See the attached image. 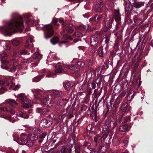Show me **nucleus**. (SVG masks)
I'll use <instances>...</instances> for the list:
<instances>
[{
	"mask_svg": "<svg viewBox=\"0 0 153 153\" xmlns=\"http://www.w3.org/2000/svg\"><path fill=\"white\" fill-rule=\"evenodd\" d=\"M42 78V77L37 76L33 78L32 79V81L33 82H37L40 80Z\"/></svg>",
	"mask_w": 153,
	"mask_h": 153,
	"instance_id": "obj_43",
	"label": "nucleus"
},
{
	"mask_svg": "<svg viewBox=\"0 0 153 153\" xmlns=\"http://www.w3.org/2000/svg\"><path fill=\"white\" fill-rule=\"evenodd\" d=\"M65 30H63L61 32V34L62 35H63V38L64 39H69L71 40H72L73 39L72 38L71 36L69 35L66 34H64Z\"/></svg>",
	"mask_w": 153,
	"mask_h": 153,
	"instance_id": "obj_29",
	"label": "nucleus"
},
{
	"mask_svg": "<svg viewBox=\"0 0 153 153\" xmlns=\"http://www.w3.org/2000/svg\"><path fill=\"white\" fill-rule=\"evenodd\" d=\"M127 105L126 103H123L120 108L121 110L123 111H125L127 109Z\"/></svg>",
	"mask_w": 153,
	"mask_h": 153,
	"instance_id": "obj_37",
	"label": "nucleus"
},
{
	"mask_svg": "<svg viewBox=\"0 0 153 153\" xmlns=\"http://www.w3.org/2000/svg\"><path fill=\"white\" fill-rule=\"evenodd\" d=\"M53 123L52 120H49L47 119H42L40 122V124H52Z\"/></svg>",
	"mask_w": 153,
	"mask_h": 153,
	"instance_id": "obj_27",
	"label": "nucleus"
},
{
	"mask_svg": "<svg viewBox=\"0 0 153 153\" xmlns=\"http://www.w3.org/2000/svg\"><path fill=\"white\" fill-rule=\"evenodd\" d=\"M114 16H115V20L116 21H120L121 20L119 10H114Z\"/></svg>",
	"mask_w": 153,
	"mask_h": 153,
	"instance_id": "obj_21",
	"label": "nucleus"
},
{
	"mask_svg": "<svg viewBox=\"0 0 153 153\" xmlns=\"http://www.w3.org/2000/svg\"><path fill=\"white\" fill-rule=\"evenodd\" d=\"M73 125H71L69 126V128H71L72 127H73V132H74L75 131V128L76 127V126L75 125H73Z\"/></svg>",
	"mask_w": 153,
	"mask_h": 153,
	"instance_id": "obj_53",
	"label": "nucleus"
},
{
	"mask_svg": "<svg viewBox=\"0 0 153 153\" xmlns=\"http://www.w3.org/2000/svg\"><path fill=\"white\" fill-rule=\"evenodd\" d=\"M17 115L18 116L25 119H27L29 117V116L28 114L23 113L21 111H19L18 112Z\"/></svg>",
	"mask_w": 153,
	"mask_h": 153,
	"instance_id": "obj_24",
	"label": "nucleus"
},
{
	"mask_svg": "<svg viewBox=\"0 0 153 153\" xmlns=\"http://www.w3.org/2000/svg\"><path fill=\"white\" fill-rule=\"evenodd\" d=\"M128 140H125L124 141H123V143L124 144V145L125 146H127V144H128Z\"/></svg>",
	"mask_w": 153,
	"mask_h": 153,
	"instance_id": "obj_59",
	"label": "nucleus"
},
{
	"mask_svg": "<svg viewBox=\"0 0 153 153\" xmlns=\"http://www.w3.org/2000/svg\"><path fill=\"white\" fill-rule=\"evenodd\" d=\"M12 19L3 27H0V30L6 36H10L12 33L17 31L19 27H23L22 17L16 14H12Z\"/></svg>",
	"mask_w": 153,
	"mask_h": 153,
	"instance_id": "obj_1",
	"label": "nucleus"
},
{
	"mask_svg": "<svg viewBox=\"0 0 153 153\" xmlns=\"http://www.w3.org/2000/svg\"><path fill=\"white\" fill-rule=\"evenodd\" d=\"M126 93V91H123L119 95V96L121 98L123 97H124Z\"/></svg>",
	"mask_w": 153,
	"mask_h": 153,
	"instance_id": "obj_50",
	"label": "nucleus"
},
{
	"mask_svg": "<svg viewBox=\"0 0 153 153\" xmlns=\"http://www.w3.org/2000/svg\"><path fill=\"white\" fill-rule=\"evenodd\" d=\"M130 128L129 125H121L119 128V130L122 132L128 131Z\"/></svg>",
	"mask_w": 153,
	"mask_h": 153,
	"instance_id": "obj_17",
	"label": "nucleus"
},
{
	"mask_svg": "<svg viewBox=\"0 0 153 153\" xmlns=\"http://www.w3.org/2000/svg\"><path fill=\"white\" fill-rule=\"evenodd\" d=\"M98 38L95 36H92L90 38V44L92 46L95 47L98 44Z\"/></svg>",
	"mask_w": 153,
	"mask_h": 153,
	"instance_id": "obj_9",
	"label": "nucleus"
},
{
	"mask_svg": "<svg viewBox=\"0 0 153 153\" xmlns=\"http://www.w3.org/2000/svg\"><path fill=\"white\" fill-rule=\"evenodd\" d=\"M64 72L63 69L61 65H59L57 69L54 72L49 71L46 76L48 77H53L56 75V73H63Z\"/></svg>",
	"mask_w": 153,
	"mask_h": 153,
	"instance_id": "obj_5",
	"label": "nucleus"
},
{
	"mask_svg": "<svg viewBox=\"0 0 153 153\" xmlns=\"http://www.w3.org/2000/svg\"><path fill=\"white\" fill-rule=\"evenodd\" d=\"M77 137L75 136H73L72 137H69L68 139L70 140L69 143H70L72 140V141L73 142V143H74V141H76L77 140Z\"/></svg>",
	"mask_w": 153,
	"mask_h": 153,
	"instance_id": "obj_42",
	"label": "nucleus"
},
{
	"mask_svg": "<svg viewBox=\"0 0 153 153\" xmlns=\"http://www.w3.org/2000/svg\"><path fill=\"white\" fill-rule=\"evenodd\" d=\"M7 89H5L3 87H0V94H2L4 93L7 91Z\"/></svg>",
	"mask_w": 153,
	"mask_h": 153,
	"instance_id": "obj_45",
	"label": "nucleus"
},
{
	"mask_svg": "<svg viewBox=\"0 0 153 153\" xmlns=\"http://www.w3.org/2000/svg\"><path fill=\"white\" fill-rule=\"evenodd\" d=\"M10 81L9 78H5L0 80V85L7 86L9 85Z\"/></svg>",
	"mask_w": 153,
	"mask_h": 153,
	"instance_id": "obj_14",
	"label": "nucleus"
},
{
	"mask_svg": "<svg viewBox=\"0 0 153 153\" xmlns=\"http://www.w3.org/2000/svg\"><path fill=\"white\" fill-rule=\"evenodd\" d=\"M92 125H88L87 127V129L88 131H90L92 129Z\"/></svg>",
	"mask_w": 153,
	"mask_h": 153,
	"instance_id": "obj_52",
	"label": "nucleus"
},
{
	"mask_svg": "<svg viewBox=\"0 0 153 153\" xmlns=\"http://www.w3.org/2000/svg\"><path fill=\"white\" fill-rule=\"evenodd\" d=\"M26 143H27L26 144V145L29 146H33L34 144V141L30 139L28 140H27V139Z\"/></svg>",
	"mask_w": 153,
	"mask_h": 153,
	"instance_id": "obj_33",
	"label": "nucleus"
},
{
	"mask_svg": "<svg viewBox=\"0 0 153 153\" xmlns=\"http://www.w3.org/2000/svg\"><path fill=\"white\" fill-rule=\"evenodd\" d=\"M27 137L30 139H31L33 141L36 140L37 138L36 135L35 134H33L32 135V134H28Z\"/></svg>",
	"mask_w": 153,
	"mask_h": 153,
	"instance_id": "obj_36",
	"label": "nucleus"
},
{
	"mask_svg": "<svg viewBox=\"0 0 153 153\" xmlns=\"http://www.w3.org/2000/svg\"><path fill=\"white\" fill-rule=\"evenodd\" d=\"M36 111L38 113L44 115L46 114V113L48 111L46 108H37L36 109Z\"/></svg>",
	"mask_w": 153,
	"mask_h": 153,
	"instance_id": "obj_20",
	"label": "nucleus"
},
{
	"mask_svg": "<svg viewBox=\"0 0 153 153\" xmlns=\"http://www.w3.org/2000/svg\"><path fill=\"white\" fill-rule=\"evenodd\" d=\"M80 28L82 30H84L85 29L86 27L85 25H82L80 27Z\"/></svg>",
	"mask_w": 153,
	"mask_h": 153,
	"instance_id": "obj_58",
	"label": "nucleus"
},
{
	"mask_svg": "<svg viewBox=\"0 0 153 153\" xmlns=\"http://www.w3.org/2000/svg\"><path fill=\"white\" fill-rule=\"evenodd\" d=\"M31 91L36 99H40L42 98V94L43 93L42 90L39 89H31Z\"/></svg>",
	"mask_w": 153,
	"mask_h": 153,
	"instance_id": "obj_6",
	"label": "nucleus"
},
{
	"mask_svg": "<svg viewBox=\"0 0 153 153\" xmlns=\"http://www.w3.org/2000/svg\"><path fill=\"white\" fill-rule=\"evenodd\" d=\"M19 41L16 39H13L12 41V43L14 46H17L19 44Z\"/></svg>",
	"mask_w": 153,
	"mask_h": 153,
	"instance_id": "obj_39",
	"label": "nucleus"
},
{
	"mask_svg": "<svg viewBox=\"0 0 153 153\" xmlns=\"http://www.w3.org/2000/svg\"><path fill=\"white\" fill-rule=\"evenodd\" d=\"M135 94L134 90L130 91L127 95V100L129 101H131L134 98Z\"/></svg>",
	"mask_w": 153,
	"mask_h": 153,
	"instance_id": "obj_18",
	"label": "nucleus"
},
{
	"mask_svg": "<svg viewBox=\"0 0 153 153\" xmlns=\"http://www.w3.org/2000/svg\"><path fill=\"white\" fill-rule=\"evenodd\" d=\"M6 102L8 105L9 107L12 108H15V105H17V103L14 100L8 99L6 100Z\"/></svg>",
	"mask_w": 153,
	"mask_h": 153,
	"instance_id": "obj_11",
	"label": "nucleus"
},
{
	"mask_svg": "<svg viewBox=\"0 0 153 153\" xmlns=\"http://www.w3.org/2000/svg\"><path fill=\"white\" fill-rule=\"evenodd\" d=\"M72 26L73 25L71 24H67L65 25L64 27V30H66L68 32L72 33L74 31V29L72 28Z\"/></svg>",
	"mask_w": 153,
	"mask_h": 153,
	"instance_id": "obj_16",
	"label": "nucleus"
},
{
	"mask_svg": "<svg viewBox=\"0 0 153 153\" xmlns=\"http://www.w3.org/2000/svg\"><path fill=\"white\" fill-rule=\"evenodd\" d=\"M109 128L106 129L105 130H104V131H106V132L103 135L102 137H101L100 136H99L98 137L94 138V141L96 142H97L98 140H101L103 138V140H104L107 137L108 134V132L110 131Z\"/></svg>",
	"mask_w": 153,
	"mask_h": 153,
	"instance_id": "obj_7",
	"label": "nucleus"
},
{
	"mask_svg": "<svg viewBox=\"0 0 153 153\" xmlns=\"http://www.w3.org/2000/svg\"><path fill=\"white\" fill-rule=\"evenodd\" d=\"M103 18V16L102 15L97 14L93 18L90 19V21H91V20L93 19L95 22L98 23L101 21Z\"/></svg>",
	"mask_w": 153,
	"mask_h": 153,
	"instance_id": "obj_10",
	"label": "nucleus"
},
{
	"mask_svg": "<svg viewBox=\"0 0 153 153\" xmlns=\"http://www.w3.org/2000/svg\"><path fill=\"white\" fill-rule=\"evenodd\" d=\"M105 147L103 146L101 147H100L98 149H94L93 151V153H97L99 152H104L105 151L103 150H102V149H104Z\"/></svg>",
	"mask_w": 153,
	"mask_h": 153,
	"instance_id": "obj_35",
	"label": "nucleus"
},
{
	"mask_svg": "<svg viewBox=\"0 0 153 153\" xmlns=\"http://www.w3.org/2000/svg\"><path fill=\"white\" fill-rule=\"evenodd\" d=\"M105 42L106 43H108L110 41V39H109V38H108V37H106L105 38Z\"/></svg>",
	"mask_w": 153,
	"mask_h": 153,
	"instance_id": "obj_61",
	"label": "nucleus"
},
{
	"mask_svg": "<svg viewBox=\"0 0 153 153\" xmlns=\"http://www.w3.org/2000/svg\"><path fill=\"white\" fill-rule=\"evenodd\" d=\"M59 23H60L62 25H63L64 23V21L63 20L59 19Z\"/></svg>",
	"mask_w": 153,
	"mask_h": 153,
	"instance_id": "obj_64",
	"label": "nucleus"
},
{
	"mask_svg": "<svg viewBox=\"0 0 153 153\" xmlns=\"http://www.w3.org/2000/svg\"><path fill=\"white\" fill-rule=\"evenodd\" d=\"M107 47L105 48L104 50L103 48L101 47H100L98 50V54L100 57H103L105 54L106 53Z\"/></svg>",
	"mask_w": 153,
	"mask_h": 153,
	"instance_id": "obj_12",
	"label": "nucleus"
},
{
	"mask_svg": "<svg viewBox=\"0 0 153 153\" xmlns=\"http://www.w3.org/2000/svg\"><path fill=\"white\" fill-rule=\"evenodd\" d=\"M71 149H67L65 148H62L60 152L61 153H70L71 152Z\"/></svg>",
	"mask_w": 153,
	"mask_h": 153,
	"instance_id": "obj_34",
	"label": "nucleus"
},
{
	"mask_svg": "<svg viewBox=\"0 0 153 153\" xmlns=\"http://www.w3.org/2000/svg\"><path fill=\"white\" fill-rule=\"evenodd\" d=\"M7 56V54L5 52H3L1 53V67L2 69L13 73L15 71L16 68H21V65L19 64L15 59H11L7 60L4 58Z\"/></svg>",
	"mask_w": 153,
	"mask_h": 153,
	"instance_id": "obj_2",
	"label": "nucleus"
},
{
	"mask_svg": "<svg viewBox=\"0 0 153 153\" xmlns=\"http://www.w3.org/2000/svg\"><path fill=\"white\" fill-rule=\"evenodd\" d=\"M0 110L3 111H9L7 108L6 107H0Z\"/></svg>",
	"mask_w": 153,
	"mask_h": 153,
	"instance_id": "obj_47",
	"label": "nucleus"
},
{
	"mask_svg": "<svg viewBox=\"0 0 153 153\" xmlns=\"http://www.w3.org/2000/svg\"><path fill=\"white\" fill-rule=\"evenodd\" d=\"M113 20H105L104 25L107 28H110L112 25V24Z\"/></svg>",
	"mask_w": 153,
	"mask_h": 153,
	"instance_id": "obj_19",
	"label": "nucleus"
},
{
	"mask_svg": "<svg viewBox=\"0 0 153 153\" xmlns=\"http://www.w3.org/2000/svg\"><path fill=\"white\" fill-rule=\"evenodd\" d=\"M77 65L81 67H83L85 65V63L84 62L82 61L78 62L77 63Z\"/></svg>",
	"mask_w": 153,
	"mask_h": 153,
	"instance_id": "obj_48",
	"label": "nucleus"
},
{
	"mask_svg": "<svg viewBox=\"0 0 153 153\" xmlns=\"http://www.w3.org/2000/svg\"><path fill=\"white\" fill-rule=\"evenodd\" d=\"M67 67L68 68L70 69V70H73L75 68V67L74 66H73L72 65L70 66H67Z\"/></svg>",
	"mask_w": 153,
	"mask_h": 153,
	"instance_id": "obj_55",
	"label": "nucleus"
},
{
	"mask_svg": "<svg viewBox=\"0 0 153 153\" xmlns=\"http://www.w3.org/2000/svg\"><path fill=\"white\" fill-rule=\"evenodd\" d=\"M68 100L66 99H63L59 100L58 103L62 106H65L68 102Z\"/></svg>",
	"mask_w": 153,
	"mask_h": 153,
	"instance_id": "obj_28",
	"label": "nucleus"
},
{
	"mask_svg": "<svg viewBox=\"0 0 153 153\" xmlns=\"http://www.w3.org/2000/svg\"><path fill=\"white\" fill-rule=\"evenodd\" d=\"M144 5V3L142 2H135L134 3L133 6L136 8H139Z\"/></svg>",
	"mask_w": 153,
	"mask_h": 153,
	"instance_id": "obj_25",
	"label": "nucleus"
},
{
	"mask_svg": "<svg viewBox=\"0 0 153 153\" xmlns=\"http://www.w3.org/2000/svg\"><path fill=\"white\" fill-rule=\"evenodd\" d=\"M5 119L8 120L12 122V123H13L15 121L17 120L16 119H14L13 118L11 117L10 116H8L5 117Z\"/></svg>",
	"mask_w": 153,
	"mask_h": 153,
	"instance_id": "obj_40",
	"label": "nucleus"
},
{
	"mask_svg": "<svg viewBox=\"0 0 153 153\" xmlns=\"http://www.w3.org/2000/svg\"><path fill=\"white\" fill-rule=\"evenodd\" d=\"M17 98L19 100L20 102L22 104L23 107L29 108L31 107L30 104V100L27 97L25 94L22 93L18 94Z\"/></svg>",
	"mask_w": 153,
	"mask_h": 153,
	"instance_id": "obj_3",
	"label": "nucleus"
},
{
	"mask_svg": "<svg viewBox=\"0 0 153 153\" xmlns=\"http://www.w3.org/2000/svg\"><path fill=\"white\" fill-rule=\"evenodd\" d=\"M122 119L123 120V121H124V122L125 121H128V120H130V117L129 116H128V117L126 118H125V117H122Z\"/></svg>",
	"mask_w": 153,
	"mask_h": 153,
	"instance_id": "obj_49",
	"label": "nucleus"
},
{
	"mask_svg": "<svg viewBox=\"0 0 153 153\" xmlns=\"http://www.w3.org/2000/svg\"><path fill=\"white\" fill-rule=\"evenodd\" d=\"M124 5L125 6V12L126 13H127L131 6V3L128 0H127L124 2Z\"/></svg>",
	"mask_w": 153,
	"mask_h": 153,
	"instance_id": "obj_13",
	"label": "nucleus"
},
{
	"mask_svg": "<svg viewBox=\"0 0 153 153\" xmlns=\"http://www.w3.org/2000/svg\"><path fill=\"white\" fill-rule=\"evenodd\" d=\"M42 29L44 31L45 37L47 39L51 37L54 34L53 28L49 24L45 25L42 27Z\"/></svg>",
	"mask_w": 153,
	"mask_h": 153,
	"instance_id": "obj_4",
	"label": "nucleus"
},
{
	"mask_svg": "<svg viewBox=\"0 0 153 153\" xmlns=\"http://www.w3.org/2000/svg\"><path fill=\"white\" fill-rule=\"evenodd\" d=\"M13 140L16 141L19 144L21 145H26L27 139L25 138H23L21 139L16 140L15 139H14Z\"/></svg>",
	"mask_w": 153,
	"mask_h": 153,
	"instance_id": "obj_22",
	"label": "nucleus"
},
{
	"mask_svg": "<svg viewBox=\"0 0 153 153\" xmlns=\"http://www.w3.org/2000/svg\"><path fill=\"white\" fill-rule=\"evenodd\" d=\"M26 23L28 25L31 26L32 25L31 20L29 19H27L26 21Z\"/></svg>",
	"mask_w": 153,
	"mask_h": 153,
	"instance_id": "obj_51",
	"label": "nucleus"
},
{
	"mask_svg": "<svg viewBox=\"0 0 153 153\" xmlns=\"http://www.w3.org/2000/svg\"><path fill=\"white\" fill-rule=\"evenodd\" d=\"M29 42H30L31 43H32L34 42V40L33 38H30L26 41L25 47L27 48H30L32 46L31 44H29Z\"/></svg>",
	"mask_w": 153,
	"mask_h": 153,
	"instance_id": "obj_26",
	"label": "nucleus"
},
{
	"mask_svg": "<svg viewBox=\"0 0 153 153\" xmlns=\"http://www.w3.org/2000/svg\"><path fill=\"white\" fill-rule=\"evenodd\" d=\"M49 96L51 97V95H46L44 99L42 100V102L44 105H47L51 103V99L49 98Z\"/></svg>",
	"mask_w": 153,
	"mask_h": 153,
	"instance_id": "obj_15",
	"label": "nucleus"
},
{
	"mask_svg": "<svg viewBox=\"0 0 153 153\" xmlns=\"http://www.w3.org/2000/svg\"><path fill=\"white\" fill-rule=\"evenodd\" d=\"M46 134L45 133H43L40 135V138L41 139H43L45 138L46 136Z\"/></svg>",
	"mask_w": 153,
	"mask_h": 153,
	"instance_id": "obj_54",
	"label": "nucleus"
},
{
	"mask_svg": "<svg viewBox=\"0 0 153 153\" xmlns=\"http://www.w3.org/2000/svg\"><path fill=\"white\" fill-rule=\"evenodd\" d=\"M19 54L20 55H26V54H29L30 53H28V52L25 50H20L19 51Z\"/></svg>",
	"mask_w": 153,
	"mask_h": 153,
	"instance_id": "obj_41",
	"label": "nucleus"
},
{
	"mask_svg": "<svg viewBox=\"0 0 153 153\" xmlns=\"http://www.w3.org/2000/svg\"><path fill=\"white\" fill-rule=\"evenodd\" d=\"M120 100L119 98H117L116 101V103L118 104L120 103Z\"/></svg>",
	"mask_w": 153,
	"mask_h": 153,
	"instance_id": "obj_60",
	"label": "nucleus"
},
{
	"mask_svg": "<svg viewBox=\"0 0 153 153\" xmlns=\"http://www.w3.org/2000/svg\"><path fill=\"white\" fill-rule=\"evenodd\" d=\"M59 41V39L58 37H54L51 40V42L53 45H55Z\"/></svg>",
	"mask_w": 153,
	"mask_h": 153,
	"instance_id": "obj_31",
	"label": "nucleus"
},
{
	"mask_svg": "<svg viewBox=\"0 0 153 153\" xmlns=\"http://www.w3.org/2000/svg\"><path fill=\"white\" fill-rule=\"evenodd\" d=\"M41 57V55L38 52H36L33 55V58L35 59H39Z\"/></svg>",
	"mask_w": 153,
	"mask_h": 153,
	"instance_id": "obj_38",
	"label": "nucleus"
},
{
	"mask_svg": "<svg viewBox=\"0 0 153 153\" xmlns=\"http://www.w3.org/2000/svg\"><path fill=\"white\" fill-rule=\"evenodd\" d=\"M32 25H34L36 24V21L34 19L33 20H31Z\"/></svg>",
	"mask_w": 153,
	"mask_h": 153,
	"instance_id": "obj_63",
	"label": "nucleus"
},
{
	"mask_svg": "<svg viewBox=\"0 0 153 153\" xmlns=\"http://www.w3.org/2000/svg\"><path fill=\"white\" fill-rule=\"evenodd\" d=\"M63 85L65 88L68 91L73 86V84L71 82H67L66 83H64Z\"/></svg>",
	"mask_w": 153,
	"mask_h": 153,
	"instance_id": "obj_23",
	"label": "nucleus"
},
{
	"mask_svg": "<svg viewBox=\"0 0 153 153\" xmlns=\"http://www.w3.org/2000/svg\"><path fill=\"white\" fill-rule=\"evenodd\" d=\"M9 112L12 114L14 115L15 113V111L12 109H10L9 111Z\"/></svg>",
	"mask_w": 153,
	"mask_h": 153,
	"instance_id": "obj_56",
	"label": "nucleus"
},
{
	"mask_svg": "<svg viewBox=\"0 0 153 153\" xmlns=\"http://www.w3.org/2000/svg\"><path fill=\"white\" fill-rule=\"evenodd\" d=\"M92 88L93 89H94L96 87V84L94 82H93L92 83Z\"/></svg>",
	"mask_w": 153,
	"mask_h": 153,
	"instance_id": "obj_62",
	"label": "nucleus"
},
{
	"mask_svg": "<svg viewBox=\"0 0 153 153\" xmlns=\"http://www.w3.org/2000/svg\"><path fill=\"white\" fill-rule=\"evenodd\" d=\"M53 95L56 97H59L63 95V94L62 91L56 90L53 91Z\"/></svg>",
	"mask_w": 153,
	"mask_h": 153,
	"instance_id": "obj_32",
	"label": "nucleus"
},
{
	"mask_svg": "<svg viewBox=\"0 0 153 153\" xmlns=\"http://www.w3.org/2000/svg\"><path fill=\"white\" fill-rule=\"evenodd\" d=\"M40 118H38L37 119H36L35 120V124H38L39 123H40L39 122H40Z\"/></svg>",
	"mask_w": 153,
	"mask_h": 153,
	"instance_id": "obj_57",
	"label": "nucleus"
},
{
	"mask_svg": "<svg viewBox=\"0 0 153 153\" xmlns=\"http://www.w3.org/2000/svg\"><path fill=\"white\" fill-rule=\"evenodd\" d=\"M20 87V85H16L14 83H12L10 87V89H13L14 90H18Z\"/></svg>",
	"mask_w": 153,
	"mask_h": 153,
	"instance_id": "obj_30",
	"label": "nucleus"
},
{
	"mask_svg": "<svg viewBox=\"0 0 153 153\" xmlns=\"http://www.w3.org/2000/svg\"><path fill=\"white\" fill-rule=\"evenodd\" d=\"M101 91L102 90L98 92L97 89H95L94 91V93L97 97H99L101 94Z\"/></svg>",
	"mask_w": 153,
	"mask_h": 153,
	"instance_id": "obj_44",
	"label": "nucleus"
},
{
	"mask_svg": "<svg viewBox=\"0 0 153 153\" xmlns=\"http://www.w3.org/2000/svg\"><path fill=\"white\" fill-rule=\"evenodd\" d=\"M4 48L6 50H9L10 49V47L9 44L8 43H6L4 44V46H3Z\"/></svg>",
	"mask_w": 153,
	"mask_h": 153,
	"instance_id": "obj_46",
	"label": "nucleus"
},
{
	"mask_svg": "<svg viewBox=\"0 0 153 153\" xmlns=\"http://www.w3.org/2000/svg\"><path fill=\"white\" fill-rule=\"evenodd\" d=\"M103 6L102 2V1H100L95 5L94 8V10L97 12H101L102 8Z\"/></svg>",
	"mask_w": 153,
	"mask_h": 153,
	"instance_id": "obj_8",
	"label": "nucleus"
}]
</instances>
